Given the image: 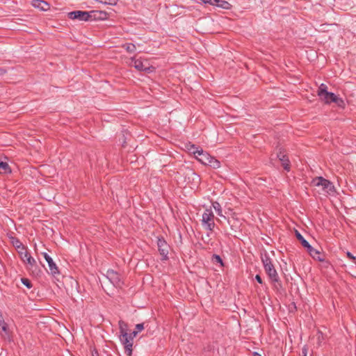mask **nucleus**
Listing matches in <instances>:
<instances>
[{
  "mask_svg": "<svg viewBox=\"0 0 356 356\" xmlns=\"http://www.w3.org/2000/svg\"><path fill=\"white\" fill-rule=\"evenodd\" d=\"M42 254L43 255L44 259L48 263L49 273L52 275L54 277H56V275H60L58 268L55 264V262L53 261L52 258L47 252H42Z\"/></svg>",
  "mask_w": 356,
  "mask_h": 356,
  "instance_id": "6e6552de",
  "label": "nucleus"
},
{
  "mask_svg": "<svg viewBox=\"0 0 356 356\" xmlns=\"http://www.w3.org/2000/svg\"><path fill=\"white\" fill-rule=\"evenodd\" d=\"M215 6L226 10L230 9L232 7L231 4L225 0H216Z\"/></svg>",
  "mask_w": 356,
  "mask_h": 356,
  "instance_id": "6ab92c4d",
  "label": "nucleus"
},
{
  "mask_svg": "<svg viewBox=\"0 0 356 356\" xmlns=\"http://www.w3.org/2000/svg\"><path fill=\"white\" fill-rule=\"evenodd\" d=\"M20 259L26 265L28 269L38 268L36 261L29 252H20Z\"/></svg>",
  "mask_w": 356,
  "mask_h": 356,
  "instance_id": "0eeeda50",
  "label": "nucleus"
},
{
  "mask_svg": "<svg viewBox=\"0 0 356 356\" xmlns=\"http://www.w3.org/2000/svg\"><path fill=\"white\" fill-rule=\"evenodd\" d=\"M138 334V331H133L131 333L128 334L129 339H134V337Z\"/></svg>",
  "mask_w": 356,
  "mask_h": 356,
  "instance_id": "f704fd0d",
  "label": "nucleus"
},
{
  "mask_svg": "<svg viewBox=\"0 0 356 356\" xmlns=\"http://www.w3.org/2000/svg\"><path fill=\"white\" fill-rule=\"evenodd\" d=\"M120 337L128 334V324L122 320L118 322Z\"/></svg>",
  "mask_w": 356,
  "mask_h": 356,
  "instance_id": "dca6fc26",
  "label": "nucleus"
},
{
  "mask_svg": "<svg viewBox=\"0 0 356 356\" xmlns=\"http://www.w3.org/2000/svg\"><path fill=\"white\" fill-rule=\"evenodd\" d=\"M33 268H31L30 270H32V271H34V269H33Z\"/></svg>",
  "mask_w": 356,
  "mask_h": 356,
  "instance_id": "79ce46f5",
  "label": "nucleus"
},
{
  "mask_svg": "<svg viewBox=\"0 0 356 356\" xmlns=\"http://www.w3.org/2000/svg\"><path fill=\"white\" fill-rule=\"evenodd\" d=\"M98 1L108 5H115L117 3V0H99Z\"/></svg>",
  "mask_w": 356,
  "mask_h": 356,
  "instance_id": "c85d7f7f",
  "label": "nucleus"
},
{
  "mask_svg": "<svg viewBox=\"0 0 356 356\" xmlns=\"http://www.w3.org/2000/svg\"><path fill=\"white\" fill-rule=\"evenodd\" d=\"M327 92V86L324 83H321L318 89V95L323 96Z\"/></svg>",
  "mask_w": 356,
  "mask_h": 356,
  "instance_id": "a878e982",
  "label": "nucleus"
},
{
  "mask_svg": "<svg viewBox=\"0 0 356 356\" xmlns=\"http://www.w3.org/2000/svg\"><path fill=\"white\" fill-rule=\"evenodd\" d=\"M214 215L211 209H207L202 216V225L209 231H213L215 227Z\"/></svg>",
  "mask_w": 356,
  "mask_h": 356,
  "instance_id": "7ed1b4c3",
  "label": "nucleus"
},
{
  "mask_svg": "<svg viewBox=\"0 0 356 356\" xmlns=\"http://www.w3.org/2000/svg\"><path fill=\"white\" fill-rule=\"evenodd\" d=\"M3 72H5V70L3 69H0V74H2Z\"/></svg>",
  "mask_w": 356,
  "mask_h": 356,
  "instance_id": "ea45409f",
  "label": "nucleus"
},
{
  "mask_svg": "<svg viewBox=\"0 0 356 356\" xmlns=\"http://www.w3.org/2000/svg\"><path fill=\"white\" fill-rule=\"evenodd\" d=\"M193 154L195 155L198 161L204 165H207L209 162V159L211 156L207 152L203 151L202 149L193 151Z\"/></svg>",
  "mask_w": 356,
  "mask_h": 356,
  "instance_id": "9b49d317",
  "label": "nucleus"
},
{
  "mask_svg": "<svg viewBox=\"0 0 356 356\" xmlns=\"http://www.w3.org/2000/svg\"><path fill=\"white\" fill-rule=\"evenodd\" d=\"M106 277L117 288H122L124 285L121 275L113 270H108Z\"/></svg>",
  "mask_w": 356,
  "mask_h": 356,
  "instance_id": "20e7f679",
  "label": "nucleus"
},
{
  "mask_svg": "<svg viewBox=\"0 0 356 356\" xmlns=\"http://www.w3.org/2000/svg\"><path fill=\"white\" fill-rule=\"evenodd\" d=\"M295 234L297 239L304 248L309 243L298 230H296Z\"/></svg>",
  "mask_w": 356,
  "mask_h": 356,
  "instance_id": "4be33fe9",
  "label": "nucleus"
},
{
  "mask_svg": "<svg viewBox=\"0 0 356 356\" xmlns=\"http://www.w3.org/2000/svg\"><path fill=\"white\" fill-rule=\"evenodd\" d=\"M312 183L315 186H321L323 190L327 193H330L335 191L334 186L332 182L323 177L314 178Z\"/></svg>",
  "mask_w": 356,
  "mask_h": 356,
  "instance_id": "f03ea898",
  "label": "nucleus"
},
{
  "mask_svg": "<svg viewBox=\"0 0 356 356\" xmlns=\"http://www.w3.org/2000/svg\"><path fill=\"white\" fill-rule=\"evenodd\" d=\"M122 47L129 53H134L136 50V45L134 44H132V43H126V44H123Z\"/></svg>",
  "mask_w": 356,
  "mask_h": 356,
  "instance_id": "b1692460",
  "label": "nucleus"
},
{
  "mask_svg": "<svg viewBox=\"0 0 356 356\" xmlns=\"http://www.w3.org/2000/svg\"><path fill=\"white\" fill-rule=\"evenodd\" d=\"M209 161V162L207 164V165H209L214 169H217L220 167V161L213 156H211Z\"/></svg>",
  "mask_w": 356,
  "mask_h": 356,
  "instance_id": "aec40b11",
  "label": "nucleus"
},
{
  "mask_svg": "<svg viewBox=\"0 0 356 356\" xmlns=\"http://www.w3.org/2000/svg\"><path fill=\"white\" fill-rule=\"evenodd\" d=\"M213 258L215 259V261L220 263L221 265H223L222 259L219 255L213 254Z\"/></svg>",
  "mask_w": 356,
  "mask_h": 356,
  "instance_id": "c756f323",
  "label": "nucleus"
},
{
  "mask_svg": "<svg viewBox=\"0 0 356 356\" xmlns=\"http://www.w3.org/2000/svg\"><path fill=\"white\" fill-rule=\"evenodd\" d=\"M12 243H13V245L16 248V249H23L24 248V245L17 238H13Z\"/></svg>",
  "mask_w": 356,
  "mask_h": 356,
  "instance_id": "bb28decb",
  "label": "nucleus"
},
{
  "mask_svg": "<svg viewBox=\"0 0 356 356\" xmlns=\"http://www.w3.org/2000/svg\"><path fill=\"white\" fill-rule=\"evenodd\" d=\"M0 334L2 337H3L5 338L6 337L9 338L10 336L8 325L4 321V318L2 316V312L1 311H0Z\"/></svg>",
  "mask_w": 356,
  "mask_h": 356,
  "instance_id": "f8f14e48",
  "label": "nucleus"
},
{
  "mask_svg": "<svg viewBox=\"0 0 356 356\" xmlns=\"http://www.w3.org/2000/svg\"><path fill=\"white\" fill-rule=\"evenodd\" d=\"M68 17L72 19H77L79 21L88 22L91 21L92 15L90 12L83 10H74L68 13Z\"/></svg>",
  "mask_w": 356,
  "mask_h": 356,
  "instance_id": "39448f33",
  "label": "nucleus"
},
{
  "mask_svg": "<svg viewBox=\"0 0 356 356\" xmlns=\"http://www.w3.org/2000/svg\"><path fill=\"white\" fill-rule=\"evenodd\" d=\"M205 4L215 6L216 0H201Z\"/></svg>",
  "mask_w": 356,
  "mask_h": 356,
  "instance_id": "2f4dec72",
  "label": "nucleus"
},
{
  "mask_svg": "<svg viewBox=\"0 0 356 356\" xmlns=\"http://www.w3.org/2000/svg\"><path fill=\"white\" fill-rule=\"evenodd\" d=\"M261 259L265 272L268 276L270 282L273 283L274 288L277 291L283 290L282 282L269 254L265 252L264 254H261Z\"/></svg>",
  "mask_w": 356,
  "mask_h": 356,
  "instance_id": "f257e3e1",
  "label": "nucleus"
},
{
  "mask_svg": "<svg viewBox=\"0 0 356 356\" xmlns=\"http://www.w3.org/2000/svg\"><path fill=\"white\" fill-rule=\"evenodd\" d=\"M32 6L42 11H47L50 8V5L44 0H33Z\"/></svg>",
  "mask_w": 356,
  "mask_h": 356,
  "instance_id": "ddd939ff",
  "label": "nucleus"
},
{
  "mask_svg": "<svg viewBox=\"0 0 356 356\" xmlns=\"http://www.w3.org/2000/svg\"><path fill=\"white\" fill-rule=\"evenodd\" d=\"M90 13L95 14L94 19H104L107 18V15H108V14L106 12H103V11L92 10Z\"/></svg>",
  "mask_w": 356,
  "mask_h": 356,
  "instance_id": "5701e85b",
  "label": "nucleus"
},
{
  "mask_svg": "<svg viewBox=\"0 0 356 356\" xmlns=\"http://www.w3.org/2000/svg\"><path fill=\"white\" fill-rule=\"evenodd\" d=\"M21 282L28 289H31L33 286L31 282L28 278L22 277L21 279Z\"/></svg>",
  "mask_w": 356,
  "mask_h": 356,
  "instance_id": "cd10ccee",
  "label": "nucleus"
},
{
  "mask_svg": "<svg viewBox=\"0 0 356 356\" xmlns=\"http://www.w3.org/2000/svg\"><path fill=\"white\" fill-rule=\"evenodd\" d=\"M335 96V94L331 92H325L323 96H319V97L324 101L325 104H330L332 103V100Z\"/></svg>",
  "mask_w": 356,
  "mask_h": 356,
  "instance_id": "2eb2a0df",
  "label": "nucleus"
},
{
  "mask_svg": "<svg viewBox=\"0 0 356 356\" xmlns=\"http://www.w3.org/2000/svg\"><path fill=\"white\" fill-rule=\"evenodd\" d=\"M277 156L279 160L280 161L284 169L287 172L290 171L291 163L289 156L286 154L285 152L282 149H280Z\"/></svg>",
  "mask_w": 356,
  "mask_h": 356,
  "instance_id": "9d476101",
  "label": "nucleus"
},
{
  "mask_svg": "<svg viewBox=\"0 0 356 356\" xmlns=\"http://www.w3.org/2000/svg\"><path fill=\"white\" fill-rule=\"evenodd\" d=\"M92 356H98V353L96 351L95 353H92Z\"/></svg>",
  "mask_w": 356,
  "mask_h": 356,
  "instance_id": "a19ab883",
  "label": "nucleus"
},
{
  "mask_svg": "<svg viewBox=\"0 0 356 356\" xmlns=\"http://www.w3.org/2000/svg\"><path fill=\"white\" fill-rule=\"evenodd\" d=\"M136 331L140 332L144 329V323H138L136 325Z\"/></svg>",
  "mask_w": 356,
  "mask_h": 356,
  "instance_id": "473e14b6",
  "label": "nucleus"
},
{
  "mask_svg": "<svg viewBox=\"0 0 356 356\" xmlns=\"http://www.w3.org/2000/svg\"><path fill=\"white\" fill-rule=\"evenodd\" d=\"M197 149H200L199 147H196L195 145H191V147L190 148V150L192 151V152L193 153V151H195Z\"/></svg>",
  "mask_w": 356,
  "mask_h": 356,
  "instance_id": "4c0bfd02",
  "label": "nucleus"
},
{
  "mask_svg": "<svg viewBox=\"0 0 356 356\" xmlns=\"http://www.w3.org/2000/svg\"><path fill=\"white\" fill-rule=\"evenodd\" d=\"M120 341L124 346V353L127 356L132 355L133 339H129L128 334L120 337Z\"/></svg>",
  "mask_w": 356,
  "mask_h": 356,
  "instance_id": "1a4fd4ad",
  "label": "nucleus"
},
{
  "mask_svg": "<svg viewBox=\"0 0 356 356\" xmlns=\"http://www.w3.org/2000/svg\"><path fill=\"white\" fill-rule=\"evenodd\" d=\"M332 103L336 104L337 106L341 108H344L346 106L344 100L336 95L332 100Z\"/></svg>",
  "mask_w": 356,
  "mask_h": 356,
  "instance_id": "412c9836",
  "label": "nucleus"
},
{
  "mask_svg": "<svg viewBox=\"0 0 356 356\" xmlns=\"http://www.w3.org/2000/svg\"><path fill=\"white\" fill-rule=\"evenodd\" d=\"M212 207H213L214 210L216 211L218 215L222 216V209L220 203H218V202H212Z\"/></svg>",
  "mask_w": 356,
  "mask_h": 356,
  "instance_id": "393cba45",
  "label": "nucleus"
},
{
  "mask_svg": "<svg viewBox=\"0 0 356 356\" xmlns=\"http://www.w3.org/2000/svg\"><path fill=\"white\" fill-rule=\"evenodd\" d=\"M308 352V348L307 346H304L302 348V355L301 356H307Z\"/></svg>",
  "mask_w": 356,
  "mask_h": 356,
  "instance_id": "72a5a7b5",
  "label": "nucleus"
},
{
  "mask_svg": "<svg viewBox=\"0 0 356 356\" xmlns=\"http://www.w3.org/2000/svg\"><path fill=\"white\" fill-rule=\"evenodd\" d=\"M157 246L159 252L162 256V260H167L168 259V255L169 253L170 246L163 237L158 238Z\"/></svg>",
  "mask_w": 356,
  "mask_h": 356,
  "instance_id": "423d86ee",
  "label": "nucleus"
},
{
  "mask_svg": "<svg viewBox=\"0 0 356 356\" xmlns=\"http://www.w3.org/2000/svg\"><path fill=\"white\" fill-rule=\"evenodd\" d=\"M17 252L19 253V254L20 255V252H28L26 250V248L24 245V248L23 249H17Z\"/></svg>",
  "mask_w": 356,
  "mask_h": 356,
  "instance_id": "e433bc0d",
  "label": "nucleus"
},
{
  "mask_svg": "<svg viewBox=\"0 0 356 356\" xmlns=\"http://www.w3.org/2000/svg\"><path fill=\"white\" fill-rule=\"evenodd\" d=\"M255 280H257V282H258L259 284H263V280H262V278L259 275H256L255 276Z\"/></svg>",
  "mask_w": 356,
  "mask_h": 356,
  "instance_id": "c9c22d12",
  "label": "nucleus"
},
{
  "mask_svg": "<svg viewBox=\"0 0 356 356\" xmlns=\"http://www.w3.org/2000/svg\"><path fill=\"white\" fill-rule=\"evenodd\" d=\"M252 356H261L260 354H259L257 352L253 353Z\"/></svg>",
  "mask_w": 356,
  "mask_h": 356,
  "instance_id": "58836bf2",
  "label": "nucleus"
},
{
  "mask_svg": "<svg viewBox=\"0 0 356 356\" xmlns=\"http://www.w3.org/2000/svg\"><path fill=\"white\" fill-rule=\"evenodd\" d=\"M346 255H347L348 258H349L350 260H352L354 263H356V257L353 256V254L351 252L348 251L346 252Z\"/></svg>",
  "mask_w": 356,
  "mask_h": 356,
  "instance_id": "7c9ffc66",
  "label": "nucleus"
},
{
  "mask_svg": "<svg viewBox=\"0 0 356 356\" xmlns=\"http://www.w3.org/2000/svg\"><path fill=\"white\" fill-rule=\"evenodd\" d=\"M133 65L136 69L139 71H148L149 68L143 64V62L140 59H134Z\"/></svg>",
  "mask_w": 356,
  "mask_h": 356,
  "instance_id": "f3484780",
  "label": "nucleus"
},
{
  "mask_svg": "<svg viewBox=\"0 0 356 356\" xmlns=\"http://www.w3.org/2000/svg\"><path fill=\"white\" fill-rule=\"evenodd\" d=\"M308 253L315 259L323 261V259L319 257L320 252L314 248L309 243L305 248Z\"/></svg>",
  "mask_w": 356,
  "mask_h": 356,
  "instance_id": "4468645a",
  "label": "nucleus"
},
{
  "mask_svg": "<svg viewBox=\"0 0 356 356\" xmlns=\"http://www.w3.org/2000/svg\"><path fill=\"white\" fill-rule=\"evenodd\" d=\"M12 170L7 162L0 161V174L7 175L11 173Z\"/></svg>",
  "mask_w": 356,
  "mask_h": 356,
  "instance_id": "a211bd4d",
  "label": "nucleus"
}]
</instances>
